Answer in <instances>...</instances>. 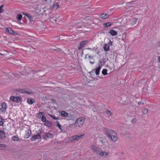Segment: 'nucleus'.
Wrapping results in <instances>:
<instances>
[{
    "instance_id": "nucleus-1",
    "label": "nucleus",
    "mask_w": 160,
    "mask_h": 160,
    "mask_svg": "<svg viewBox=\"0 0 160 160\" xmlns=\"http://www.w3.org/2000/svg\"><path fill=\"white\" fill-rule=\"evenodd\" d=\"M105 132L107 136L111 141L116 142L117 140L116 133L113 130L106 128Z\"/></svg>"
},
{
    "instance_id": "nucleus-2",
    "label": "nucleus",
    "mask_w": 160,
    "mask_h": 160,
    "mask_svg": "<svg viewBox=\"0 0 160 160\" xmlns=\"http://www.w3.org/2000/svg\"><path fill=\"white\" fill-rule=\"evenodd\" d=\"M85 118L81 117L78 118L75 122V125L76 127L78 126L82 125L84 123Z\"/></svg>"
},
{
    "instance_id": "nucleus-3",
    "label": "nucleus",
    "mask_w": 160,
    "mask_h": 160,
    "mask_svg": "<svg viewBox=\"0 0 160 160\" xmlns=\"http://www.w3.org/2000/svg\"><path fill=\"white\" fill-rule=\"evenodd\" d=\"M42 138L44 140H47L48 138H52L53 137V135L49 132H46L45 133L44 132H42V134H41Z\"/></svg>"
},
{
    "instance_id": "nucleus-4",
    "label": "nucleus",
    "mask_w": 160,
    "mask_h": 160,
    "mask_svg": "<svg viewBox=\"0 0 160 160\" xmlns=\"http://www.w3.org/2000/svg\"><path fill=\"white\" fill-rule=\"evenodd\" d=\"M84 135V134H82L74 136L70 138V139L72 142H74L78 141L80 139L82 138Z\"/></svg>"
},
{
    "instance_id": "nucleus-5",
    "label": "nucleus",
    "mask_w": 160,
    "mask_h": 160,
    "mask_svg": "<svg viewBox=\"0 0 160 160\" xmlns=\"http://www.w3.org/2000/svg\"><path fill=\"white\" fill-rule=\"evenodd\" d=\"M91 149L93 152H95L97 155H98L101 150L97 146L95 145H92Z\"/></svg>"
},
{
    "instance_id": "nucleus-6",
    "label": "nucleus",
    "mask_w": 160,
    "mask_h": 160,
    "mask_svg": "<svg viewBox=\"0 0 160 160\" xmlns=\"http://www.w3.org/2000/svg\"><path fill=\"white\" fill-rule=\"evenodd\" d=\"M39 132H38L37 134L33 136L31 138V140L32 141H33L35 140L36 139H39L41 138V134H42V132L41 131H39Z\"/></svg>"
},
{
    "instance_id": "nucleus-7",
    "label": "nucleus",
    "mask_w": 160,
    "mask_h": 160,
    "mask_svg": "<svg viewBox=\"0 0 160 160\" xmlns=\"http://www.w3.org/2000/svg\"><path fill=\"white\" fill-rule=\"evenodd\" d=\"M21 98L18 97H14L12 96L10 97V100L11 101L16 102H18L21 101Z\"/></svg>"
},
{
    "instance_id": "nucleus-8",
    "label": "nucleus",
    "mask_w": 160,
    "mask_h": 160,
    "mask_svg": "<svg viewBox=\"0 0 160 160\" xmlns=\"http://www.w3.org/2000/svg\"><path fill=\"white\" fill-rule=\"evenodd\" d=\"M6 31L11 34L17 35V33L15 32L10 27H8L6 28Z\"/></svg>"
},
{
    "instance_id": "nucleus-9",
    "label": "nucleus",
    "mask_w": 160,
    "mask_h": 160,
    "mask_svg": "<svg viewBox=\"0 0 160 160\" xmlns=\"http://www.w3.org/2000/svg\"><path fill=\"white\" fill-rule=\"evenodd\" d=\"M88 41H82L80 43V46L78 47V49L80 50L82 48L88 43Z\"/></svg>"
},
{
    "instance_id": "nucleus-10",
    "label": "nucleus",
    "mask_w": 160,
    "mask_h": 160,
    "mask_svg": "<svg viewBox=\"0 0 160 160\" xmlns=\"http://www.w3.org/2000/svg\"><path fill=\"white\" fill-rule=\"evenodd\" d=\"M31 133V131L30 129H28L26 131V133L24 135V138H28L30 136Z\"/></svg>"
},
{
    "instance_id": "nucleus-11",
    "label": "nucleus",
    "mask_w": 160,
    "mask_h": 160,
    "mask_svg": "<svg viewBox=\"0 0 160 160\" xmlns=\"http://www.w3.org/2000/svg\"><path fill=\"white\" fill-rule=\"evenodd\" d=\"M2 108H0L1 111L3 112H5L7 108L6 103L5 102H3L2 104Z\"/></svg>"
},
{
    "instance_id": "nucleus-12",
    "label": "nucleus",
    "mask_w": 160,
    "mask_h": 160,
    "mask_svg": "<svg viewBox=\"0 0 160 160\" xmlns=\"http://www.w3.org/2000/svg\"><path fill=\"white\" fill-rule=\"evenodd\" d=\"M5 132L3 131L0 130V139H4L6 137Z\"/></svg>"
},
{
    "instance_id": "nucleus-13",
    "label": "nucleus",
    "mask_w": 160,
    "mask_h": 160,
    "mask_svg": "<svg viewBox=\"0 0 160 160\" xmlns=\"http://www.w3.org/2000/svg\"><path fill=\"white\" fill-rule=\"evenodd\" d=\"M109 154V153L106 152H103L101 150L98 155L100 156H102V157L104 156L106 157Z\"/></svg>"
},
{
    "instance_id": "nucleus-14",
    "label": "nucleus",
    "mask_w": 160,
    "mask_h": 160,
    "mask_svg": "<svg viewBox=\"0 0 160 160\" xmlns=\"http://www.w3.org/2000/svg\"><path fill=\"white\" fill-rule=\"evenodd\" d=\"M59 7V5L58 2L54 3L52 6L51 7V8L52 9L56 10L58 9V8Z\"/></svg>"
},
{
    "instance_id": "nucleus-15",
    "label": "nucleus",
    "mask_w": 160,
    "mask_h": 160,
    "mask_svg": "<svg viewBox=\"0 0 160 160\" xmlns=\"http://www.w3.org/2000/svg\"><path fill=\"white\" fill-rule=\"evenodd\" d=\"M100 18L103 19H106L109 17V15L107 14L102 13L100 15Z\"/></svg>"
},
{
    "instance_id": "nucleus-16",
    "label": "nucleus",
    "mask_w": 160,
    "mask_h": 160,
    "mask_svg": "<svg viewBox=\"0 0 160 160\" xmlns=\"http://www.w3.org/2000/svg\"><path fill=\"white\" fill-rule=\"evenodd\" d=\"M108 33L112 36H115L117 34V32L113 29L110 30Z\"/></svg>"
},
{
    "instance_id": "nucleus-17",
    "label": "nucleus",
    "mask_w": 160,
    "mask_h": 160,
    "mask_svg": "<svg viewBox=\"0 0 160 160\" xmlns=\"http://www.w3.org/2000/svg\"><path fill=\"white\" fill-rule=\"evenodd\" d=\"M27 102L29 104H32L33 103L35 102V100L32 98H28L27 100Z\"/></svg>"
},
{
    "instance_id": "nucleus-18",
    "label": "nucleus",
    "mask_w": 160,
    "mask_h": 160,
    "mask_svg": "<svg viewBox=\"0 0 160 160\" xmlns=\"http://www.w3.org/2000/svg\"><path fill=\"white\" fill-rule=\"evenodd\" d=\"M113 22H108L106 23H104L103 24V26L104 28L108 27L111 26L113 24Z\"/></svg>"
},
{
    "instance_id": "nucleus-19",
    "label": "nucleus",
    "mask_w": 160,
    "mask_h": 160,
    "mask_svg": "<svg viewBox=\"0 0 160 160\" xmlns=\"http://www.w3.org/2000/svg\"><path fill=\"white\" fill-rule=\"evenodd\" d=\"M44 125L48 127H51L52 126V122L49 121H47L45 122Z\"/></svg>"
},
{
    "instance_id": "nucleus-20",
    "label": "nucleus",
    "mask_w": 160,
    "mask_h": 160,
    "mask_svg": "<svg viewBox=\"0 0 160 160\" xmlns=\"http://www.w3.org/2000/svg\"><path fill=\"white\" fill-rule=\"evenodd\" d=\"M101 66H99L98 68L94 69V70H95V72L96 75H98L99 74V71L101 69Z\"/></svg>"
},
{
    "instance_id": "nucleus-21",
    "label": "nucleus",
    "mask_w": 160,
    "mask_h": 160,
    "mask_svg": "<svg viewBox=\"0 0 160 160\" xmlns=\"http://www.w3.org/2000/svg\"><path fill=\"white\" fill-rule=\"evenodd\" d=\"M12 140L14 141H21L19 138L17 136H13L12 138Z\"/></svg>"
},
{
    "instance_id": "nucleus-22",
    "label": "nucleus",
    "mask_w": 160,
    "mask_h": 160,
    "mask_svg": "<svg viewBox=\"0 0 160 160\" xmlns=\"http://www.w3.org/2000/svg\"><path fill=\"white\" fill-rule=\"evenodd\" d=\"M61 114L63 117H66L68 116V113L65 111H62L61 112Z\"/></svg>"
},
{
    "instance_id": "nucleus-23",
    "label": "nucleus",
    "mask_w": 160,
    "mask_h": 160,
    "mask_svg": "<svg viewBox=\"0 0 160 160\" xmlns=\"http://www.w3.org/2000/svg\"><path fill=\"white\" fill-rule=\"evenodd\" d=\"M22 13L23 15H25L26 16H27L28 18V19L30 20H31L32 19V17L30 14L24 12H22Z\"/></svg>"
},
{
    "instance_id": "nucleus-24",
    "label": "nucleus",
    "mask_w": 160,
    "mask_h": 160,
    "mask_svg": "<svg viewBox=\"0 0 160 160\" xmlns=\"http://www.w3.org/2000/svg\"><path fill=\"white\" fill-rule=\"evenodd\" d=\"M104 49L105 51H108L109 50V45L106 44L104 47Z\"/></svg>"
},
{
    "instance_id": "nucleus-25",
    "label": "nucleus",
    "mask_w": 160,
    "mask_h": 160,
    "mask_svg": "<svg viewBox=\"0 0 160 160\" xmlns=\"http://www.w3.org/2000/svg\"><path fill=\"white\" fill-rule=\"evenodd\" d=\"M18 92H20L22 93H26L27 91L25 89H19L18 91Z\"/></svg>"
},
{
    "instance_id": "nucleus-26",
    "label": "nucleus",
    "mask_w": 160,
    "mask_h": 160,
    "mask_svg": "<svg viewBox=\"0 0 160 160\" xmlns=\"http://www.w3.org/2000/svg\"><path fill=\"white\" fill-rule=\"evenodd\" d=\"M22 16L21 14H18L16 17V18L18 21H20L22 19Z\"/></svg>"
},
{
    "instance_id": "nucleus-27",
    "label": "nucleus",
    "mask_w": 160,
    "mask_h": 160,
    "mask_svg": "<svg viewBox=\"0 0 160 160\" xmlns=\"http://www.w3.org/2000/svg\"><path fill=\"white\" fill-rule=\"evenodd\" d=\"M55 124L58 127L59 129L62 130L61 126L59 122L58 121H56L55 122Z\"/></svg>"
},
{
    "instance_id": "nucleus-28",
    "label": "nucleus",
    "mask_w": 160,
    "mask_h": 160,
    "mask_svg": "<svg viewBox=\"0 0 160 160\" xmlns=\"http://www.w3.org/2000/svg\"><path fill=\"white\" fill-rule=\"evenodd\" d=\"M138 18H133V21L131 22V24L133 25L136 23V22L137 21Z\"/></svg>"
},
{
    "instance_id": "nucleus-29",
    "label": "nucleus",
    "mask_w": 160,
    "mask_h": 160,
    "mask_svg": "<svg viewBox=\"0 0 160 160\" xmlns=\"http://www.w3.org/2000/svg\"><path fill=\"white\" fill-rule=\"evenodd\" d=\"M107 72V70L106 69H104L102 71V73L103 75H106L108 74Z\"/></svg>"
},
{
    "instance_id": "nucleus-30",
    "label": "nucleus",
    "mask_w": 160,
    "mask_h": 160,
    "mask_svg": "<svg viewBox=\"0 0 160 160\" xmlns=\"http://www.w3.org/2000/svg\"><path fill=\"white\" fill-rule=\"evenodd\" d=\"M41 120L43 122H45L46 121V118L45 116H42L41 118Z\"/></svg>"
},
{
    "instance_id": "nucleus-31",
    "label": "nucleus",
    "mask_w": 160,
    "mask_h": 160,
    "mask_svg": "<svg viewBox=\"0 0 160 160\" xmlns=\"http://www.w3.org/2000/svg\"><path fill=\"white\" fill-rule=\"evenodd\" d=\"M6 145L4 144H0V148H6Z\"/></svg>"
},
{
    "instance_id": "nucleus-32",
    "label": "nucleus",
    "mask_w": 160,
    "mask_h": 160,
    "mask_svg": "<svg viewBox=\"0 0 160 160\" xmlns=\"http://www.w3.org/2000/svg\"><path fill=\"white\" fill-rule=\"evenodd\" d=\"M4 7L3 5H2L0 7V13H2L3 11V8Z\"/></svg>"
},
{
    "instance_id": "nucleus-33",
    "label": "nucleus",
    "mask_w": 160,
    "mask_h": 160,
    "mask_svg": "<svg viewBox=\"0 0 160 160\" xmlns=\"http://www.w3.org/2000/svg\"><path fill=\"white\" fill-rule=\"evenodd\" d=\"M123 153H122L121 154V156L122 157L121 158V159L122 160H124L126 159V157L125 156H124L123 157Z\"/></svg>"
},
{
    "instance_id": "nucleus-34",
    "label": "nucleus",
    "mask_w": 160,
    "mask_h": 160,
    "mask_svg": "<svg viewBox=\"0 0 160 160\" xmlns=\"http://www.w3.org/2000/svg\"><path fill=\"white\" fill-rule=\"evenodd\" d=\"M84 20L87 22H88L90 20V18L89 17H86L85 18Z\"/></svg>"
},
{
    "instance_id": "nucleus-35",
    "label": "nucleus",
    "mask_w": 160,
    "mask_h": 160,
    "mask_svg": "<svg viewBox=\"0 0 160 160\" xmlns=\"http://www.w3.org/2000/svg\"><path fill=\"white\" fill-rule=\"evenodd\" d=\"M52 50H54L56 52H61V50L59 48H57L56 49H52Z\"/></svg>"
},
{
    "instance_id": "nucleus-36",
    "label": "nucleus",
    "mask_w": 160,
    "mask_h": 160,
    "mask_svg": "<svg viewBox=\"0 0 160 160\" xmlns=\"http://www.w3.org/2000/svg\"><path fill=\"white\" fill-rule=\"evenodd\" d=\"M49 116L50 117L52 118L53 119L56 120V117L54 116L53 115L49 114Z\"/></svg>"
},
{
    "instance_id": "nucleus-37",
    "label": "nucleus",
    "mask_w": 160,
    "mask_h": 160,
    "mask_svg": "<svg viewBox=\"0 0 160 160\" xmlns=\"http://www.w3.org/2000/svg\"><path fill=\"white\" fill-rule=\"evenodd\" d=\"M3 119L0 118V126L2 125L3 124Z\"/></svg>"
},
{
    "instance_id": "nucleus-38",
    "label": "nucleus",
    "mask_w": 160,
    "mask_h": 160,
    "mask_svg": "<svg viewBox=\"0 0 160 160\" xmlns=\"http://www.w3.org/2000/svg\"><path fill=\"white\" fill-rule=\"evenodd\" d=\"M143 112L144 114H147L148 112V109H147V108L144 109L143 110Z\"/></svg>"
},
{
    "instance_id": "nucleus-39",
    "label": "nucleus",
    "mask_w": 160,
    "mask_h": 160,
    "mask_svg": "<svg viewBox=\"0 0 160 160\" xmlns=\"http://www.w3.org/2000/svg\"><path fill=\"white\" fill-rule=\"evenodd\" d=\"M95 70H93L89 72V73L91 75H93L94 74Z\"/></svg>"
},
{
    "instance_id": "nucleus-40",
    "label": "nucleus",
    "mask_w": 160,
    "mask_h": 160,
    "mask_svg": "<svg viewBox=\"0 0 160 160\" xmlns=\"http://www.w3.org/2000/svg\"><path fill=\"white\" fill-rule=\"evenodd\" d=\"M43 113L42 112H39V113H38V117H42V116H43Z\"/></svg>"
},
{
    "instance_id": "nucleus-41",
    "label": "nucleus",
    "mask_w": 160,
    "mask_h": 160,
    "mask_svg": "<svg viewBox=\"0 0 160 160\" xmlns=\"http://www.w3.org/2000/svg\"><path fill=\"white\" fill-rule=\"evenodd\" d=\"M106 113L108 115H111L112 114V112L109 110H107L106 111Z\"/></svg>"
},
{
    "instance_id": "nucleus-42",
    "label": "nucleus",
    "mask_w": 160,
    "mask_h": 160,
    "mask_svg": "<svg viewBox=\"0 0 160 160\" xmlns=\"http://www.w3.org/2000/svg\"><path fill=\"white\" fill-rule=\"evenodd\" d=\"M136 121H137V120L135 118H134V119H132L131 121V122L133 123H135V122H136Z\"/></svg>"
},
{
    "instance_id": "nucleus-43",
    "label": "nucleus",
    "mask_w": 160,
    "mask_h": 160,
    "mask_svg": "<svg viewBox=\"0 0 160 160\" xmlns=\"http://www.w3.org/2000/svg\"><path fill=\"white\" fill-rule=\"evenodd\" d=\"M110 42H108V43H107L108 45H109V46H112V42H111V41H110Z\"/></svg>"
},
{
    "instance_id": "nucleus-44",
    "label": "nucleus",
    "mask_w": 160,
    "mask_h": 160,
    "mask_svg": "<svg viewBox=\"0 0 160 160\" xmlns=\"http://www.w3.org/2000/svg\"><path fill=\"white\" fill-rule=\"evenodd\" d=\"M26 93H28V94H33V92H31V91L29 92V91H27Z\"/></svg>"
},
{
    "instance_id": "nucleus-45",
    "label": "nucleus",
    "mask_w": 160,
    "mask_h": 160,
    "mask_svg": "<svg viewBox=\"0 0 160 160\" xmlns=\"http://www.w3.org/2000/svg\"><path fill=\"white\" fill-rule=\"evenodd\" d=\"M138 104H143V103L141 101L138 102Z\"/></svg>"
},
{
    "instance_id": "nucleus-46",
    "label": "nucleus",
    "mask_w": 160,
    "mask_h": 160,
    "mask_svg": "<svg viewBox=\"0 0 160 160\" xmlns=\"http://www.w3.org/2000/svg\"><path fill=\"white\" fill-rule=\"evenodd\" d=\"M72 116H71V117H70V118L68 119L67 120H72Z\"/></svg>"
},
{
    "instance_id": "nucleus-47",
    "label": "nucleus",
    "mask_w": 160,
    "mask_h": 160,
    "mask_svg": "<svg viewBox=\"0 0 160 160\" xmlns=\"http://www.w3.org/2000/svg\"><path fill=\"white\" fill-rule=\"evenodd\" d=\"M60 119V118L58 117H56V120H59Z\"/></svg>"
},
{
    "instance_id": "nucleus-48",
    "label": "nucleus",
    "mask_w": 160,
    "mask_h": 160,
    "mask_svg": "<svg viewBox=\"0 0 160 160\" xmlns=\"http://www.w3.org/2000/svg\"><path fill=\"white\" fill-rule=\"evenodd\" d=\"M88 57L89 58H91V59H92L93 58L91 56H88Z\"/></svg>"
},
{
    "instance_id": "nucleus-49",
    "label": "nucleus",
    "mask_w": 160,
    "mask_h": 160,
    "mask_svg": "<svg viewBox=\"0 0 160 160\" xmlns=\"http://www.w3.org/2000/svg\"><path fill=\"white\" fill-rule=\"evenodd\" d=\"M60 39V37H57V39L58 40H59V39Z\"/></svg>"
},
{
    "instance_id": "nucleus-50",
    "label": "nucleus",
    "mask_w": 160,
    "mask_h": 160,
    "mask_svg": "<svg viewBox=\"0 0 160 160\" xmlns=\"http://www.w3.org/2000/svg\"><path fill=\"white\" fill-rule=\"evenodd\" d=\"M0 55H5V54L4 53H0Z\"/></svg>"
},
{
    "instance_id": "nucleus-51",
    "label": "nucleus",
    "mask_w": 160,
    "mask_h": 160,
    "mask_svg": "<svg viewBox=\"0 0 160 160\" xmlns=\"http://www.w3.org/2000/svg\"><path fill=\"white\" fill-rule=\"evenodd\" d=\"M90 63H92V64H93L94 63V61H90Z\"/></svg>"
},
{
    "instance_id": "nucleus-52",
    "label": "nucleus",
    "mask_w": 160,
    "mask_h": 160,
    "mask_svg": "<svg viewBox=\"0 0 160 160\" xmlns=\"http://www.w3.org/2000/svg\"><path fill=\"white\" fill-rule=\"evenodd\" d=\"M52 102H55V100L53 99H52Z\"/></svg>"
},
{
    "instance_id": "nucleus-53",
    "label": "nucleus",
    "mask_w": 160,
    "mask_h": 160,
    "mask_svg": "<svg viewBox=\"0 0 160 160\" xmlns=\"http://www.w3.org/2000/svg\"><path fill=\"white\" fill-rule=\"evenodd\" d=\"M158 61L160 62V56L158 57Z\"/></svg>"
},
{
    "instance_id": "nucleus-54",
    "label": "nucleus",
    "mask_w": 160,
    "mask_h": 160,
    "mask_svg": "<svg viewBox=\"0 0 160 160\" xmlns=\"http://www.w3.org/2000/svg\"><path fill=\"white\" fill-rule=\"evenodd\" d=\"M158 43H159V46H160V41H159V42H158Z\"/></svg>"
},
{
    "instance_id": "nucleus-55",
    "label": "nucleus",
    "mask_w": 160,
    "mask_h": 160,
    "mask_svg": "<svg viewBox=\"0 0 160 160\" xmlns=\"http://www.w3.org/2000/svg\"><path fill=\"white\" fill-rule=\"evenodd\" d=\"M98 109L100 110L101 109V108H98Z\"/></svg>"
},
{
    "instance_id": "nucleus-56",
    "label": "nucleus",
    "mask_w": 160,
    "mask_h": 160,
    "mask_svg": "<svg viewBox=\"0 0 160 160\" xmlns=\"http://www.w3.org/2000/svg\"><path fill=\"white\" fill-rule=\"evenodd\" d=\"M132 3V2H128V3Z\"/></svg>"
},
{
    "instance_id": "nucleus-57",
    "label": "nucleus",
    "mask_w": 160,
    "mask_h": 160,
    "mask_svg": "<svg viewBox=\"0 0 160 160\" xmlns=\"http://www.w3.org/2000/svg\"><path fill=\"white\" fill-rule=\"evenodd\" d=\"M45 1H47V0H44Z\"/></svg>"
},
{
    "instance_id": "nucleus-58",
    "label": "nucleus",
    "mask_w": 160,
    "mask_h": 160,
    "mask_svg": "<svg viewBox=\"0 0 160 160\" xmlns=\"http://www.w3.org/2000/svg\"><path fill=\"white\" fill-rule=\"evenodd\" d=\"M55 22H57V21L56 20H55Z\"/></svg>"
},
{
    "instance_id": "nucleus-59",
    "label": "nucleus",
    "mask_w": 160,
    "mask_h": 160,
    "mask_svg": "<svg viewBox=\"0 0 160 160\" xmlns=\"http://www.w3.org/2000/svg\"><path fill=\"white\" fill-rule=\"evenodd\" d=\"M122 40H124V39H123V38H122Z\"/></svg>"
}]
</instances>
